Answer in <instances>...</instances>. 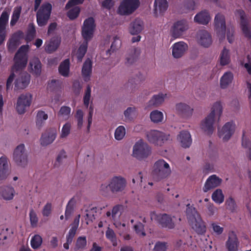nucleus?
I'll return each mask as SVG.
<instances>
[{"mask_svg": "<svg viewBox=\"0 0 251 251\" xmlns=\"http://www.w3.org/2000/svg\"><path fill=\"white\" fill-rule=\"evenodd\" d=\"M126 130L125 127L123 126L117 127L115 131L114 137L117 140H121L126 135Z\"/></svg>", "mask_w": 251, "mask_h": 251, "instance_id": "nucleus-47", "label": "nucleus"}, {"mask_svg": "<svg viewBox=\"0 0 251 251\" xmlns=\"http://www.w3.org/2000/svg\"><path fill=\"white\" fill-rule=\"evenodd\" d=\"M168 4L167 0H155L154 13L156 16L163 14L167 9Z\"/></svg>", "mask_w": 251, "mask_h": 251, "instance_id": "nucleus-27", "label": "nucleus"}, {"mask_svg": "<svg viewBox=\"0 0 251 251\" xmlns=\"http://www.w3.org/2000/svg\"><path fill=\"white\" fill-rule=\"evenodd\" d=\"M21 11V6H17L14 8L10 23L11 26H13L16 25L20 18Z\"/></svg>", "mask_w": 251, "mask_h": 251, "instance_id": "nucleus-44", "label": "nucleus"}, {"mask_svg": "<svg viewBox=\"0 0 251 251\" xmlns=\"http://www.w3.org/2000/svg\"><path fill=\"white\" fill-rule=\"evenodd\" d=\"M15 194V190L11 186H4L0 188V195L6 201L12 200Z\"/></svg>", "mask_w": 251, "mask_h": 251, "instance_id": "nucleus-32", "label": "nucleus"}, {"mask_svg": "<svg viewBox=\"0 0 251 251\" xmlns=\"http://www.w3.org/2000/svg\"><path fill=\"white\" fill-rule=\"evenodd\" d=\"M122 207L116 206L114 207L112 211H107L106 216L110 217L114 221V224L118 229H122L123 227L126 228V224L121 223L119 221L120 217L122 214Z\"/></svg>", "mask_w": 251, "mask_h": 251, "instance_id": "nucleus-14", "label": "nucleus"}, {"mask_svg": "<svg viewBox=\"0 0 251 251\" xmlns=\"http://www.w3.org/2000/svg\"><path fill=\"white\" fill-rule=\"evenodd\" d=\"M147 140L156 146H161L170 139V135L157 130H150L145 133Z\"/></svg>", "mask_w": 251, "mask_h": 251, "instance_id": "nucleus-5", "label": "nucleus"}, {"mask_svg": "<svg viewBox=\"0 0 251 251\" xmlns=\"http://www.w3.org/2000/svg\"><path fill=\"white\" fill-rule=\"evenodd\" d=\"M105 235L106 238L112 242L114 246L117 245L116 235L112 229L108 228L106 231Z\"/></svg>", "mask_w": 251, "mask_h": 251, "instance_id": "nucleus-59", "label": "nucleus"}, {"mask_svg": "<svg viewBox=\"0 0 251 251\" xmlns=\"http://www.w3.org/2000/svg\"><path fill=\"white\" fill-rule=\"evenodd\" d=\"M211 198L215 203L220 204L224 202L225 196L222 190L217 189L212 194Z\"/></svg>", "mask_w": 251, "mask_h": 251, "instance_id": "nucleus-42", "label": "nucleus"}, {"mask_svg": "<svg viewBox=\"0 0 251 251\" xmlns=\"http://www.w3.org/2000/svg\"><path fill=\"white\" fill-rule=\"evenodd\" d=\"M75 202V198H72L69 201L68 205L66 207L65 211V217L66 219H68L73 212L74 205Z\"/></svg>", "mask_w": 251, "mask_h": 251, "instance_id": "nucleus-53", "label": "nucleus"}, {"mask_svg": "<svg viewBox=\"0 0 251 251\" xmlns=\"http://www.w3.org/2000/svg\"><path fill=\"white\" fill-rule=\"evenodd\" d=\"M32 99V96L30 93L23 94L19 97L17 104L16 110L19 114H23L27 108L30 105Z\"/></svg>", "mask_w": 251, "mask_h": 251, "instance_id": "nucleus-11", "label": "nucleus"}, {"mask_svg": "<svg viewBox=\"0 0 251 251\" xmlns=\"http://www.w3.org/2000/svg\"><path fill=\"white\" fill-rule=\"evenodd\" d=\"M51 10V5L46 3L42 6L37 13V22L39 26L45 25L49 19Z\"/></svg>", "mask_w": 251, "mask_h": 251, "instance_id": "nucleus-10", "label": "nucleus"}, {"mask_svg": "<svg viewBox=\"0 0 251 251\" xmlns=\"http://www.w3.org/2000/svg\"><path fill=\"white\" fill-rule=\"evenodd\" d=\"M235 128V124L232 122L226 123L219 129V137L224 141L228 140L233 134Z\"/></svg>", "mask_w": 251, "mask_h": 251, "instance_id": "nucleus-17", "label": "nucleus"}, {"mask_svg": "<svg viewBox=\"0 0 251 251\" xmlns=\"http://www.w3.org/2000/svg\"><path fill=\"white\" fill-rule=\"evenodd\" d=\"M151 147L143 139H139L134 145L132 156L138 160H143L151 154Z\"/></svg>", "mask_w": 251, "mask_h": 251, "instance_id": "nucleus-4", "label": "nucleus"}, {"mask_svg": "<svg viewBox=\"0 0 251 251\" xmlns=\"http://www.w3.org/2000/svg\"><path fill=\"white\" fill-rule=\"evenodd\" d=\"M52 211V204L51 203H47L43 208L42 213L44 217H49Z\"/></svg>", "mask_w": 251, "mask_h": 251, "instance_id": "nucleus-60", "label": "nucleus"}, {"mask_svg": "<svg viewBox=\"0 0 251 251\" xmlns=\"http://www.w3.org/2000/svg\"><path fill=\"white\" fill-rule=\"evenodd\" d=\"M71 113V107L67 106H62L58 112L57 117L60 121H66L69 119Z\"/></svg>", "mask_w": 251, "mask_h": 251, "instance_id": "nucleus-39", "label": "nucleus"}, {"mask_svg": "<svg viewBox=\"0 0 251 251\" xmlns=\"http://www.w3.org/2000/svg\"><path fill=\"white\" fill-rule=\"evenodd\" d=\"M60 43V38L58 37L53 38L50 41L46 42L45 44V50L50 53L52 52L57 49Z\"/></svg>", "mask_w": 251, "mask_h": 251, "instance_id": "nucleus-37", "label": "nucleus"}, {"mask_svg": "<svg viewBox=\"0 0 251 251\" xmlns=\"http://www.w3.org/2000/svg\"><path fill=\"white\" fill-rule=\"evenodd\" d=\"M171 170L169 164L163 159L155 162L153 166V174L158 179L164 178L171 174Z\"/></svg>", "mask_w": 251, "mask_h": 251, "instance_id": "nucleus-8", "label": "nucleus"}, {"mask_svg": "<svg viewBox=\"0 0 251 251\" xmlns=\"http://www.w3.org/2000/svg\"><path fill=\"white\" fill-rule=\"evenodd\" d=\"M151 219L159 223L162 226L172 228L174 226V220L166 214H158L154 211L151 213Z\"/></svg>", "mask_w": 251, "mask_h": 251, "instance_id": "nucleus-13", "label": "nucleus"}, {"mask_svg": "<svg viewBox=\"0 0 251 251\" xmlns=\"http://www.w3.org/2000/svg\"><path fill=\"white\" fill-rule=\"evenodd\" d=\"M48 116L44 111H39L37 114L36 123L37 125L41 126L43 122L47 120Z\"/></svg>", "mask_w": 251, "mask_h": 251, "instance_id": "nucleus-56", "label": "nucleus"}, {"mask_svg": "<svg viewBox=\"0 0 251 251\" xmlns=\"http://www.w3.org/2000/svg\"><path fill=\"white\" fill-rule=\"evenodd\" d=\"M241 64L244 67L249 74L251 75V54L245 58Z\"/></svg>", "mask_w": 251, "mask_h": 251, "instance_id": "nucleus-54", "label": "nucleus"}, {"mask_svg": "<svg viewBox=\"0 0 251 251\" xmlns=\"http://www.w3.org/2000/svg\"><path fill=\"white\" fill-rule=\"evenodd\" d=\"M214 232L217 235H221L224 231V227L216 223L211 225Z\"/></svg>", "mask_w": 251, "mask_h": 251, "instance_id": "nucleus-64", "label": "nucleus"}, {"mask_svg": "<svg viewBox=\"0 0 251 251\" xmlns=\"http://www.w3.org/2000/svg\"><path fill=\"white\" fill-rule=\"evenodd\" d=\"M42 243V237L38 234L34 235L32 237L30 240L31 247L34 250H37L40 249L41 247Z\"/></svg>", "mask_w": 251, "mask_h": 251, "instance_id": "nucleus-43", "label": "nucleus"}, {"mask_svg": "<svg viewBox=\"0 0 251 251\" xmlns=\"http://www.w3.org/2000/svg\"><path fill=\"white\" fill-rule=\"evenodd\" d=\"M189 28L188 22L186 20L178 21L175 25V28L172 31L171 36L175 39L179 37L181 34Z\"/></svg>", "mask_w": 251, "mask_h": 251, "instance_id": "nucleus-22", "label": "nucleus"}, {"mask_svg": "<svg viewBox=\"0 0 251 251\" xmlns=\"http://www.w3.org/2000/svg\"><path fill=\"white\" fill-rule=\"evenodd\" d=\"M175 109L177 113L184 119H189L193 114L194 109L189 105L183 102L176 104Z\"/></svg>", "mask_w": 251, "mask_h": 251, "instance_id": "nucleus-18", "label": "nucleus"}, {"mask_svg": "<svg viewBox=\"0 0 251 251\" xmlns=\"http://www.w3.org/2000/svg\"><path fill=\"white\" fill-rule=\"evenodd\" d=\"M239 242L236 234L233 231L228 234V238L225 243L227 251H238Z\"/></svg>", "mask_w": 251, "mask_h": 251, "instance_id": "nucleus-19", "label": "nucleus"}, {"mask_svg": "<svg viewBox=\"0 0 251 251\" xmlns=\"http://www.w3.org/2000/svg\"><path fill=\"white\" fill-rule=\"evenodd\" d=\"M177 140L181 146L184 148L189 147L192 143L191 135L186 131L181 132L178 136Z\"/></svg>", "mask_w": 251, "mask_h": 251, "instance_id": "nucleus-29", "label": "nucleus"}, {"mask_svg": "<svg viewBox=\"0 0 251 251\" xmlns=\"http://www.w3.org/2000/svg\"><path fill=\"white\" fill-rule=\"evenodd\" d=\"M235 15L240 19V27L244 35L249 38H251V31L250 27L246 20L244 12L242 10L236 11Z\"/></svg>", "mask_w": 251, "mask_h": 251, "instance_id": "nucleus-16", "label": "nucleus"}, {"mask_svg": "<svg viewBox=\"0 0 251 251\" xmlns=\"http://www.w3.org/2000/svg\"><path fill=\"white\" fill-rule=\"evenodd\" d=\"M196 40L199 46L203 48H208L213 42L210 33L204 29L200 30L197 32Z\"/></svg>", "mask_w": 251, "mask_h": 251, "instance_id": "nucleus-12", "label": "nucleus"}, {"mask_svg": "<svg viewBox=\"0 0 251 251\" xmlns=\"http://www.w3.org/2000/svg\"><path fill=\"white\" fill-rule=\"evenodd\" d=\"M35 35L36 29L34 25L33 24H29L26 33V40L27 41H30L35 37Z\"/></svg>", "mask_w": 251, "mask_h": 251, "instance_id": "nucleus-51", "label": "nucleus"}, {"mask_svg": "<svg viewBox=\"0 0 251 251\" xmlns=\"http://www.w3.org/2000/svg\"><path fill=\"white\" fill-rule=\"evenodd\" d=\"M214 23L216 33L219 39H225L226 33L228 42L230 44L232 43L234 41V30L231 26H226L224 15L221 13L217 14L215 17Z\"/></svg>", "mask_w": 251, "mask_h": 251, "instance_id": "nucleus-2", "label": "nucleus"}, {"mask_svg": "<svg viewBox=\"0 0 251 251\" xmlns=\"http://www.w3.org/2000/svg\"><path fill=\"white\" fill-rule=\"evenodd\" d=\"M233 75L231 72L225 73L220 78V86L222 89L227 88L232 82Z\"/></svg>", "mask_w": 251, "mask_h": 251, "instance_id": "nucleus-40", "label": "nucleus"}, {"mask_svg": "<svg viewBox=\"0 0 251 251\" xmlns=\"http://www.w3.org/2000/svg\"><path fill=\"white\" fill-rule=\"evenodd\" d=\"M125 179L121 176H114L109 180L110 190L113 192L122 191L126 186Z\"/></svg>", "mask_w": 251, "mask_h": 251, "instance_id": "nucleus-20", "label": "nucleus"}, {"mask_svg": "<svg viewBox=\"0 0 251 251\" xmlns=\"http://www.w3.org/2000/svg\"><path fill=\"white\" fill-rule=\"evenodd\" d=\"M80 218V215L79 214L77 216L75 219L72 225V227L70 229L68 235H71V236H74L75 235L76 233V230L78 228L79 224V219Z\"/></svg>", "mask_w": 251, "mask_h": 251, "instance_id": "nucleus-52", "label": "nucleus"}, {"mask_svg": "<svg viewBox=\"0 0 251 251\" xmlns=\"http://www.w3.org/2000/svg\"><path fill=\"white\" fill-rule=\"evenodd\" d=\"M134 229L136 233L141 236H144L145 233L144 230V226L141 223H138L134 226Z\"/></svg>", "mask_w": 251, "mask_h": 251, "instance_id": "nucleus-61", "label": "nucleus"}, {"mask_svg": "<svg viewBox=\"0 0 251 251\" xmlns=\"http://www.w3.org/2000/svg\"><path fill=\"white\" fill-rule=\"evenodd\" d=\"M222 182V179L215 175L210 176L206 180L203 187V191L207 192L210 189L219 186Z\"/></svg>", "mask_w": 251, "mask_h": 251, "instance_id": "nucleus-23", "label": "nucleus"}, {"mask_svg": "<svg viewBox=\"0 0 251 251\" xmlns=\"http://www.w3.org/2000/svg\"><path fill=\"white\" fill-rule=\"evenodd\" d=\"M167 98L166 94L159 93L154 95L149 101V105L150 106H158L162 104Z\"/></svg>", "mask_w": 251, "mask_h": 251, "instance_id": "nucleus-33", "label": "nucleus"}, {"mask_svg": "<svg viewBox=\"0 0 251 251\" xmlns=\"http://www.w3.org/2000/svg\"><path fill=\"white\" fill-rule=\"evenodd\" d=\"M187 44L183 41L174 43L171 48L174 58L178 59L182 57L188 50Z\"/></svg>", "mask_w": 251, "mask_h": 251, "instance_id": "nucleus-15", "label": "nucleus"}, {"mask_svg": "<svg viewBox=\"0 0 251 251\" xmlns=\"http://www.w3.org/2000/svg\"><path fill=\"white\" fill-rule=\"evenodd\" d=\"M83 103L87 107L90 103H92L91 100V88L90 85L87 86L86 89L83 96Z\"/></svg>", "mask_w": 251, "mask_h": 251, "instance_id": "nucleus-48", "label": "nucleus"}, {"mask_svg": "<svg viewBox=\"0 0 251 251\" xmlns=\"http://www.w3.org/2000/svg\"><path fill=\"white\" fill-rule=\"evenodd\" d=\"M71 128V124L69 122L65 123L61 129L60 138L61 139H64L68 137L70 133Z\"/></svg>", "mask_w": 251, "mask_h": 251, "instance_id": "nucleus-50", "label": "nucleus"}, {"mask_svg": "<svg viewBox=\"0 0 251 251\" xmlns=\"http://www.w3.org/2000/svg\"><path fill=\"white\" fill-rule=\"evenodd\" d=\"M87 245V240L85 236H79L77 238L75 246L76 251H82L85 249Z\"/></svg>", "mask_w": 251, "mask_h": 251, "instance_id": "nucleus-46", "label": "nucleus"}, {"mask_svg": "<svg viewBox=\"0 0 251 251\" xmlns=\"http://www.w3.org/2000/svg\"><path fill=\"white\" fill-rule=\"evenodd\" d=\"M30 221L32 226H35L38 221L36 212L33 210H31L29 213Z\"/></svg>", "mask_w": 251, "mask_h": 251, "instance_id": "nucleus-62", "label": "nucleus"}, {"mask_svg": "<svg viewBox=\"0 0 251 251\" xmlns=\"http://www.w3.org/2000/svg\"><path fill=\"white\" fill-rule=\"evenodd\" d=\"M57 135V132L55 130H50L47 131L42 134L40 143L42 146H47L51 144L55 139Z\"/></svg>", "mask_w": 251, "mask_h": 251, "instance_id": "nucleus-26", "label": "nucleus"}, {"mask_svg": "<svg viewBox=\"0 0 251 251\" xmlns=\"http://www.w3.org/2000/svg\"><path fill=\"white\" fill-rule=\"evenodd\" d=\"M187 217L192 228L199 234L205 232V226L199 214L194 208H189L187 210Z\"/></svg>", "mask_w": 251, "mask_h": 251, "instance_id": "nucleus-3", "label": "nucleus"}, {"mask_svg": "<svg viewBox=\"0 0 251 251\" xmlns=\"http://www.w3.org/2000/svg\"><path fill=\"white\" fill-rule=\"evenodd\" d=\"M16 232V229L13 226H8L3 230V237L4 239L11 238Z\"/></svg>", "mask_w": 251, "mask_h": 251, "instance_id": "nucleus-55", "label": "nucleus"}, {"mask_svg": "<svg viewBox=\"0 0 251 251\" xmlns=\"http://www.w3.org/2000/svg\"><path fill=\"white\" fill-rule=\"evenodd\" d=\"M137 115V111L135 107H128L124 112V120L126 122H132L136 118Z\"/></svg>", "mask_w": 251, "mask_h": 251, "instance_id": "nucleus-34", "label": "nucleus"}, {"mask_svg": "<svg viewBox=\"0 0 251 251\" xmlns=\"http://www.w3.org/2000/svg\"><path fill=\"white\" fill-rule=\"evenodd\" d=\"M92 73V62L90 59H87L84 63L82 69V75L85 81L90 79Z\"/></svg>", "mask_w": 251, "mask_h": 251, "instance_id": "nucleus-35", "label": "nucleus"}, {"mask_svg": "<svg viewBox=\"0 0 251 251\" xmlns=\"http://www.w3.org/2000/svg\"><path fill=\"white\" fill-rule=\"evenodd\" d=\"M226 204L227 206V208L229 209L231 211H233L236 208V204L235 201L232 198H228L226 202Z\"/></svg>", "mask_w": 251, "mask_h": 251, "instance_id": "nucleus-63", "label": "nucleus"}, {"mask_svg": "<svg viewBox=\"0 0 251 251\" xmlns=\"http://www.w3.org/2000/svg\"><path fill=\"white\" fill-rule=\"evenodd\" d=\"M96 25L94 19L90 17L85 19L81 28V35L85 41H90L93 37Z\"/></svg>", "mask_w": 251, "mask_h": 251, "instance_id": "nucleus-9", "label": "nucleus"}, {"mask_svg": "<svg viewBox=\"0 0 251 251\" xmlns=\"http://www.w3.org/2000/svg\"><path fill=\"white\" fill-rule=\"evenodd\" d=\"M230 50L226 48H224L221 51L219 61L222 66H226L230 62Z\"/></svg>", "mask_w": 251, "mask_h": 251, "instance_id": "nucleus-36", "label": "nucleus"}, {"mask_svg": "<svg viewBox=\"0 0 251 251\" xmlns=\"http://www.w3.org/2000/svg\"><path fill=\"white\" fill-rule=\"evenodd\" d=\"M223 106L222 103L220 101L215 102L211 108V111L208 115L215 120H219L222 114Z\"/></svg>", "mask_w": 251, "mask_h": 251, "instance_id": "nucleus-25", "label": "nucleus"}, {"mask_svg": "<svg viewBox=\"0 0 251 251\" xmlns=\"http://www.w3.org/2000/svg\"><path fill=\"white\" fill-rule=\"evenodd\" d=\"M68 9L69 10L67 15L70 19L74 20L78 16L80 11V8L78 6L72 7Z\"/></svg>", "mask_w": 251, "mask_h": 251, "instance_id": "nucleus-49", "label": "nucleus"}, {"mask_svg": "<svg viewBox=\"0 0 251 251\" xmlns=\"http://www.w3.org/2000/svg\"><path fill=\"white\" fill-rule=\"evenodd\" d=\"M88 42L84 40V42L80 46L77 51L74 53V55L76 56L78 60H81L84 56L88 47Z\"/></svg>", "mask_w": 251, "mask_h": 251, "instance_id": "nucleus-45", "label": "nucleus"}, {"mask_svg": "<svg viewBox=\"0 0 251 251\" xmlns=\"http://www.w3.org/2000/svg\"><path fill=\"white\" fill-rule=\"evenodd\" d=\"M59 74L63 76L68 77L70 73V61L69 59H65L62 62L58 68Z\"/></svg>", "mask_w": 251, "mask_h": 251, "instance_id": "nucleus-41", "label": "nucleus"}, {"mask_svg": "<svg viewBox=\"0 0 251 251\" xmlns=\"http://www.w3.org/2000/svg\"><path fill=\"white\" fill-rule=\"evenodd\" d=\"M30 71L36 76H38L41 73V64L38 58L33 57L29 62Z\"/></svg>", "mask_w": 251, "mask_h": 251, "instance_id": "nucleus-31", "label": "nucleus"}, {"mask_svg": "<svg viewBox=\"0 0 251 251\" xmlns=\"http://www.w3.org/2000/svg\"><path fill=\"white\" fill-rule=\"evenodd\" d=\"M150 118L152 122L155 124L162 123L164 121L163 112L158 110L152 111L150 114Z\"/></svg>", "mask_w": 251, "mask_h": 251, "instance_id": "nucleus-38", "label": "nucleus"}, {"mask_svg": "<svg viewBox=\"0 0 251 251\" xmlns=\"http://www.w3.org/2000/svg\"><path fill=\"white\" fill-rule=\"evenodd\" d=\"M139 0H122L117 9V12L122 16L132 14L139 6Z\"/></svg>", "mask_w": 251, "mask_h": 251, "instance_id": "nucleus-6", "label": "nucleus"}, {"mask_svg": "<svg viewBox=\"0 0 251 251\" xmlns=\"http://www.w3.org/2000/svg\"><path fill=\"white\" fill-rule=\"evenodd\" d=\"M143 29V22L140 19H135L131 22L128 28L129 33L132 35H137Z\"/></svg>", "mask_w": 251, "mask_h": 251, "instance_id": "nucleus-30", "label": "nucleus"}, {"mask_svg": "<svg viewBox=\"0 0 251 251\" xmlns=\"http://www.w3.org/2000/svg\"><path fill=\"white\" fill-rule=\"evenodd\" d=\"M82 215L85 219L87 224H88L90 221H92L94 219L93 211L92 209L86 210L84 212H82Z\"/></svg>", "mask_w": 251, "mask_h": 251, "instance_id": "nucleus-58", "label": "nucleus"}, {"mask_svg": "<svg viewBox=\"0 0 251 251\" xmlns=\"http://www.w3.org/2000/svg\"><path fill=\"white\" fill-rule=\"evenodd\" d=\"M29 48L28 45H23L16 54L14 57L15 64L12 67V72L7 80V89L12 87L13 81L15 79V87L18 89H23L29 84V75L26 72H21L26 66Z\"/></svg>", "mask_w": 251, "mask_h": 251, "instance_id": "nucleus-1", "label": "nucleus"}, {"mask_svg": "<svg viewBox=\"0 0 251 251\" xmlns=\"http://www.w3.org/2000/svg\"><path fill=\"white\" fill-rule=\"evenodd\" d=\"M216 120L207 115L200 125L201 129L206 134L210 135L214 130V124Z\"/></svg>", "mask_w": 251, "mask_h": 251, "instance_id": "nucleus-21", "label": "nucleus"}, {"mask_svg": "<svg viewBox=\"0 0 251 251\" xmlns=\"http://www.w3.org/2000/svg\"><path fill=\"white\" fill-rule=\"evenodd\" d=\"M211 20V16L206 11H201L197 13L194 18V22L202 25H206Z\"/></svg>", "mask_w": 251, "mask_h": 251, "instance_id": "nucleus-28", "label": "nucleus"}, {"mask_svg": "<svg viewBox=\"0 0 251 251\" xmlns=\"http://www.w3.org/2000/svg\"><path fill=\"white\" fill-rule=\"evenodd\" d=\"M9 174V164L8 158L2 156L0 157V180L6 178Z\"/></svg>", "mask_w": 251, "mask_h": 251, "instance_id": "nucleus-24", "label": "nucleus"}, {"mask_svg": "<svg viewBox=\"0 0 251 251\" xmlns=\"http://www.w3.org/2000/svg\"><path fill=\"white\" fill-rule=\"evenodd\" d=\"M83 116L84 113L81 109H78L76 111L75 118L77 121V125L79 128L82 127L83 123Z\"/></svg>", "mask_w": 251, "mask_h": 251, "instance_id": "nucleus-57", "label": "nucleus"}, {"mask_svg": "<svg viewBox=\"0 0 251 251\" xmlns=\"http://www.w3.org/2000/svg\"><path fill=\"white\" fill-rule=\"evenodd\" d=\"M12 158L16 165L20 167L25 168L27 165L28 161L24 144H20L16 147L13 151Z\"/></svg>", "mask_w": 251, "mask_h": 251, "instance_id": "nucleus-7", "label": "nucleus"}]
</instances>
